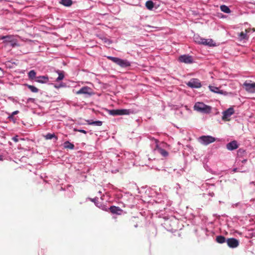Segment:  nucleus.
I'll use <instances>...</instances> for the list:
<instances>
[{
	"label": "nucleus",
	"mask_w": 255,
	"mask_h": 255,
	"mask_svg": "<svg viewBox=\"0 0 255 255\" xmlns=\"http://www.w3.org/2000/svg\"><path fill=\"white\" fill-rule=\"evenodd\" d=\"M194 110L203 114H210L211 112V107L206 105L202 102H196L194 106Z\"/></svg>",
	"instance_id": "nucleus-1"
},
{
	"label": "nucleus",
	"mask_w": 255,
	"mask_h": 255,
	"mask_svg": "<svg viewBox=\"0 0 255 255\" xmlns=\"http://www.w3.org/2000/svg\"><path fill=\"white\" fill-rule=\"evenodd\" d=\"M216 138L210 135H203L198 138V141L205 145H208L210 143L214 142Z\"/></svg>",
	"instance_id": "nucleus-2"
},
{
	"label": "nucleus",
	"mask_w": 255,
	"mask_h": 255,
	"mask_svg": "<svg viewBox=\"0 0 255 255\" xmlns=\"http://www.w3.org/2000/svg\"><path fill=\"white\" fill-rule=\"evenodd\" d=\"M0 39L3 40V42L6 44H10L12 46L16 44V40L15 36L13 35H6L0 36Z\"/></svg>",
	"instance_id": "nucleus-3"
},
{
	"label": "nucleus",
	"mask_w": 255,
	"mask_h": 255,
	"mask_svg": "<svg viewBox=\"0 0 255 255\" xmlns=\"http://www.w3.org/2000/svg\"><path fill=\"white\" fill-rule=\"evenodd\" d=\"M246 91L250 93H255V83L251 81H246L243 84Z\"/></svg>",
	"instance_id": "nucleus-4"
},
{
	"label": "nucleus",
	"mask_w": 255,
	"mask_h": 255,
	"mask_svg": "<svg viewBox=\"0 0 255 255\" xmlns=\"http://www.w3.org/2000/svg\"><path fill=\"white\" fill-rule=\"evenodd\" d=\"M108 113L110 115L112 116L125 115H128L129 114V111L126 109L112 110H109Z\"/></svg>",
	"instance_id": "nucleus-5"
},
{
	"label": "nucleus",
	"mask_w": 255,
	"mask_h": 255,
	"mask_svg": "<svg viewBox=\"0 0 255 255\" xmlns=\"http://www.w3.org/2000/svg\"><path fill=\"white\" fill-rule=\"evenodd\" d=\"M234 113L233 108L231 107L223 112L222 119L224 121H229L230 117Z\"/></svg>",
	"instance_id": "nucleus-6"
},
{
	"label": "nucleus",
	"mask_w": 255,
	"mask_h": 255,
	"mask_svg": "<svg viewBox=\"0 0 255 255\" xmlns=\"http://www.w3.org/2000/svg\"><path fill=\"white\" fill-rule=\"evenodd\" d=\"M187 85L192 88H199L201 87V84L197 79H192L187 83Z\"/></svg>",
	"instance_id": "nucleus-7"
},
{
	"label": "nucleus",
	"mask_w": 255,
	"mask_h": 255,
	"mask_svg": "<svg viewBox=\"0 0 255 255\" xmlns=\"http://www.w3.org/2000/svg\"><path fill=\"white\" fill-rule=\"evenodd\" d=\"M178 60L180 62L186 64H190L193 62L192 57L188 55H182L179 57Z\"/></svg>",
	"instance_id": "nucleus-8"
},
{
	"label": "nucleus",
	"mask_w": 255,
	"mask_h": 255,
	"mask_svg": "<svg viewBox=\"0 0 255 255\" xmlns=\"http://www.w3.org/2000/svg\"><path fill=\"white\" fill-rule=\"evenodd\" d=\"M228 246L231 248H237L239 245V242L235 238H229L227 240Z\"/></svg>",
	"instance_id": "nucleus-9"
},
{
	"label": "nucleus",
	"mask_w": 255,
	"mask_h": 255,
	"mask_svg": "<svg viewBox=\"0 0 255 255\" xmlns=\"http://www.w3.org/2000/svg\"><path fill=\"white\" fill-rule=\"evenodd\" d=\"M76 94L80 95V94H88V95H91L92 94V89L87 87H83L80 90L77 91L76 92Z\"/></svg>",
	"instance_id": "nucleus-10"
},
{
	"label": "nucleus",
	"mask_w": 255,
	"mask_h": 255,
	"mask_svg": "<svg viewBox=\"0 0 255 255\" xmlns=\"http://www.w3.org/2000/svg\"><path fill=\"white\" fill-rule=\"evenodd\" d=\"M209 88L210 90L215 93L220 94L222 95H227V93L226 91H224L220 89L219 88L214 86H209Z\"/></svg>",
	"instance_id": "nucleus-11"
},
{
	"label": "nucleus",
	"mask_w": 255,
	"mask_h": 255,
	"mask_svg": "<svg viewBox=\"0 0 255 255\" xmlns=\"http://www.w3.org/2000/svg\"><path fill=\"white\" fill-rule=\"evenodd\" d=\"M35 81L39 83L45 84L49 81V78L47 76H40L37 77Z\"/></svg>",
	"instance_id": "nucleus-12"
},
{
	"label": "nucleus",
	"mask_w": 255,
	"mask_h": 255,
	"mask_svg": "<svg viewBox=\"0 0 255 255\" xmlns=\"http://www.w3.org/2000/svg\"><path fill=\"white\" fill-rule=\"evenodd\" d=\"M227 148L229 150H233L238 147V145L236 141L234 140L228 143L227 145Z\"/></svg>",
	"instance_id": "nucleus-13"
},
{
	"label": "nucleus",
	"mask_w": 255,
	"mask_h": 255,
	"mask_svg": "<svg viewBox=\"0 0 255 255\" xmlns=\"http://www.w3.org/2000/svg\"><path fill=\"white\" fill-rule=\"evenodd\" d=\"M204 45H208L209 46H215V44L214 43L213 40L211 39H202V40L201 41V44Z\"/></svg>",
	"instance_id": "nucleus-14"
},
{
	"label": "nucleus",
	"mask_w": 255,
	"mask_h": 255,
	"mask_svg": "<svg viewBox=\"0 0 255 255\" xmlns=\"http://www.w3.org/2000/svg\"><path fill=\"white\" fill-rule=\"evenodd\" d=\"M118 65L122 67H126L130 65V63L126 60L120 59Z\"/></svg>",
	"instance_id": "nucleus-15"
},
{
	"label": "nucleus",
	"mask_w": 255,
	"mask_h": 255,
	"mask_svg": "<svg viewBox=\"0 0 255 255\" xmlns=\"http://www.w3.org/2000/svg\"><path fill=\"white\" fill-rule=\"evenodd\" d=\"M110 211L113 214L120 215L121 214L122 210L118 207L113 206L110 208Z\"/></svg>",
	"instance_id": "nucleus-16"
},
{
	"label": "nucleus",
	"mask_w": 255,
	"mask_h": 255,
	"mask_svg": "<svg viewBox=\"0 0 255 255\" xmlns=\"http://www.w3.org/2000/svg\"><path fill=\"white\" fill-rule=\"evenodd\" d=\"M246 32H242L239 34V38L240 40H247L248 37L247 36L248 30H246Z\"/></svg>",
	"instance_id": "nucleus-17"
},
{
	"label": "nucleus",
	"mask_w": 255,
	"mask_h": 255,
	"mask_svg": "<svg viewBox=\"0 0 255 255\" xmlns=\"http://www.w3.org/2000/svg\"><path fill=\"white\" fill-rule=\"evenodd\" d=\"M60 3L66 6H69L72 5V1L71 0H61Z\"/></svg>",
	"instance_id": "nucleus-18"
},
{
	"label": "nucleus",
	"mask_w": 255,
	"mask_h": 255,
	"mask_svg": "<svg viewBox=\"0 0 255 255\" xmlns=\"http://www.w3.org/2000/svg\"><path fill=\"white\" fill-rule=\"evenodd\" d=\"M220 9L222 11L226 13H229L231 12V10L230 8L228 7V6L225 5H222L220 6Z\"/></svg>",
	"instance_id": "nucleus-19"
},
{
	"label": "nucleus",
	"mask_w": 255,
	"mask_h": 255,
	"mask_svg": "<svg viewBox=\"0 0 255 255\" xmlns=\"http://www.w3.org/2000/svg\"><path fill=\"white\" fill-rule=\"evenodd\" d=\"M64 147L65 148H69L72 149L74 148V145L73 143L67 141L64 143Z\"/></svg>",
	"instance_id": "nucleus-20"
},
{
	"label": "nucleus",
	"mask_w": 255,
	"mask_h": 255,
	"mask_svg": "<svg viewBox=\"0 0 255 255\" xmlns=\"http://www.w3.org/2000/svg\"><path fill=\"white\" fill-rule=\"evenodd\" d=\"M216 240L219 244H223L226 242L225 238L222 236H217Z\"/></svg>",
	"instance_id": "nucleus-21"
},
{
	"label": "nucleus",
	"mask_w": 255,
	"mask_h": 255,
	"mask_svg": "<svg viewBox=\"0 0 255 255\" xmlns=\"http://www.w3.org/2000/svg\"><path fill=\"white\" fill-rule=\"evenodd\" d=\"M28 77L31 79H35L37 77H36V72L34 70H31L28 72Z\"/></svg>",
	"instance_id": "nucleus-22"
},
{
	"label": "nucleus",
	"mask_w": 255,
	"mask_h": 255,
	"mask_svg": "<svg viewBox=\"0 0 255 255\" xmlns=\"http://www.w3.org/2000/svg\"><path fill=\"white\" fill-rule=\"evenodd\" d=\"M87 122L89 125H95V126H101L102 125V122L100 121H94V122H91L89 121H88Z\"/></svg>",
	"instance_id": "nucleus-23"
},
{
	"label": "nucleus",
	"mask_w": 255,
	"mask_h": 255,
	"mask_svg": "<svg viewBox=\"0 0 255 255\" xmlns=\"http://www.w3.org/2000/svg\"><path fill=\"white\" fill-rule=\"evenodd\" d=\"M145 5L148 9L151 10L154 6V3L152 1L148 0L146 1Z\"/></svg>",
	"instance_id": "nucleus-24"
},
{
	"label": "nucleus",
	"mask_w": 255,
	"mask_h": 255,
	"mask_svg": "<svg viewBox=\"0 0 255 255\" xmlns=\"http://www.w3.org/2000/svg\"><path fill=\"white\" fill-rule=\"evenodd\" d=\"M194 41L198 44H201V41L202 40L203 38L200 37L198 35H195L193 37Z\"/></svg>",
	"instance_id": "nucleus-25"
},
{
	"label": "nucleus",
	"mask_w": 255,
	"mask_h": 255,
	"mask_svg": "<svg viewBox=\"0 0 255 255\" xmlns=\"http://www.w3.org/2000/svg\"><path fill=\"white\" fill-rule=\"evenodd\" d=\"M108 58L118 65L120 58L112 56H108Z\"/></svg>",
	"instance_id": "nucleus-26"
},
{
	"label": "nucleus",
	"mask_w": 255,
	"mask_h": 255,
	"mask_svg": "<svg viewBox=\"0 0 255 255\" xmlns=\"http://www.w3.org/2000/svg\"><path fill=\"white\" fill-rule=\"evenodd\" d=\"M108 58L118 65L120 58L112 56H108Z\"/></svg>",
	"instance_id": "nucleus-27"
},
{
	"label": "nucleus",
	"mask_w": 255,
	"mask_h": 255,
	"mask_svg": "<svg viewBox=\"0 0 255 255\" xmlns=\"http://www.w3.org/2000/svg\"><path fill=\"white\" fill-rule=\"evenodd\" d=\"M57 73L58 74V77L57 78L56 81H59L63 80L64 78V75L63 73L62 72H60L59 71H58Z\"/></svg>",
	"instance_id": "nucleus-28"
},
{
	"label": "nucleus",
	"mask_w": 255,
	"mask_h": 255,
	"mask_svg": "<svg viewBox=\"0 0 255 255\" xmlns=\"http://www.w3.org/2000/svg\"><path fill=\"white\" fill-rule=\"evenodd\" d=\"M28 88H29V89H30V90L32 92L37 93L38 92V89L36 87H35L33 86L28 85Z\"/></svg>",
	"instance_id": "nucleus-29"
},
{
	"label": "nucleus",
	"mask_w": 255,
	"mask_h": 255,
	"mask_svg": "<svg viewBox=\"0 0 255 255\" xmlns=\"http://www.w3.org/2000/svg\"><path fill=\"white\" fill-rule=\"evenodd\" d=\"M45 137L46 139H51L53 137H55L56 139L57 138L55 137V135L54 134H51V133H48L45 136Z\"/></svg>",
	"instance_id": "nucleus-30"
},
{
	"label": "nucleus",
	"mask_w": 255,
	"mask_h": 255,
	"mask_svg": "<svg viewBox=\"0 0 255 255\" xmlns=\"http://www.w3.org/2000/svg\"><path fill=\"white\" fill-rule=\"evenodd\" d=\"M158 150L163 156H166L168 155L167 152L164 149L159 148L158 149Z\"/></svg>",
	"instance_id": "nucleus-31"
},
{
	"label": "nucleus",
	"mask_w": 255,
	"mask_h": 255,
	"mask_svg": "<svg viewBox=\"0 0 255 255\" xmlns=\"http://www.w3.org/2000/svg\"><path fill=\"white\" fill-rule=\"evenodd\" d=\"M74 131H77L83 133L84 134H86L87 133V131L86 130H84V129H76V128H74Z\"/></svg>",
	"instance_id": "nucleus-32"
},
{
	"label": "nucleus",
	"mask_w": 255,
	"mask_h": 255,
	"mask_svg": "<svg viewBox=\"0 0 255 255\" xmlns=\"http://www.w3.org/2000/svg\"><path fill=\"white\" fill-rule=\"evenodd\" d=\"M64 86H65V85L63 83H61L60 84H59L58 85H54V87L57 89L61 88V87H63Z\"/></svg>",
	"instance_id": "nucleus-33"
},
{
	"label": "nucleus",
	"mask_w": 255,
	"mask_h": 255,
	"mask_svg": "<svg viewBox=\"0 0 255 255\" xmlns=\"http://www.w3.org/2000/svg\"><path fill=\"white\" fill-rule=\"evenodd\" d=\"M12 140L15 141V142H17L18 141V138H17V136H14L13 137H12Z\"/></svg>",
	"instance_id": "nucleus-34"
},
{
	"label": "nucleus",
	"mask_w": 255,
	"mask_h": 255,
	"mask_svg": "<svg viewBox=\"0 0 255 255\" xmlns=\"http://www.w3.org/2000/svg\"><path fill=\"white\" fill-rule=\"evenodd\" d=\"M18 113V111H16L13 112L12 113V115H14L17 114Z\"/></svg>",
	"instance_id": "nucleus-35"
},
{
	"label": "nucleus",
	"mask_w": 255,
	"mask_h": 255,
	"mask_svg": "<svg viewBox=\"0 0 255 255\" xmlns=\"http://www.w3.org/2000/svg\"><path fill=\"white\" fill-rule=\"evenodd\" d=\"M97 200V199H96V198H95V199H93L92 201L93 202H95V200Z\"/></svg>",
	"instance_id": "nucleus-36"
},
{
	"label": "nucleus",
	"mask_w": 255,
	"mask_h": 255,
	"mask_svg": "<svg viewBox=\"0 0 255 255\" xmlns=\"http://www.w3.org/2000/svg\"><path fill=\"white\" fill-rule=\"evenodd\" d=\"M2 156H0V160H2Z\"/></svg>",
	"instance_id": "nucleus-37"
},
{
	"label": "nucleus",
	"mask_w": 255,
	"mask_h": 255,
	"mask_svg": "<svg viewBox=\"0 0 255 255\" xmlns=\"http://www.w3.org/2000/svg\"><path fill=\"white\" fill-rule=\"evenodd\" d=\"M0 70H1V68H0Z\"/></svg>",
	"instance_id": "nucleus-38"
}]
</instances>
